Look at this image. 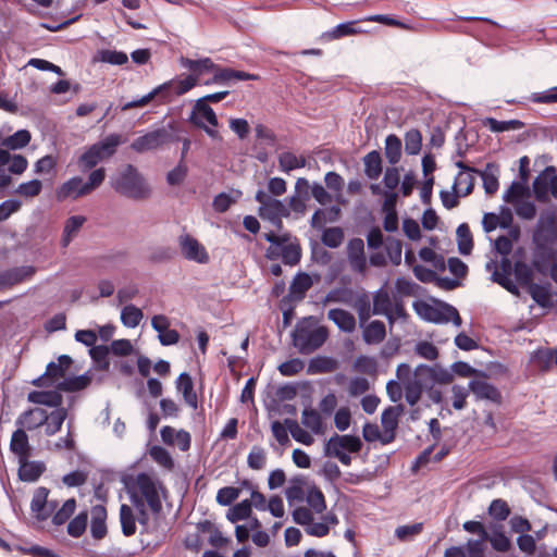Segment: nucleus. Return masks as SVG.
<instances>
[{
  "mask_svg": "<svg viewBox=\"0 0 557 557\" xmlns=\"http://www.w3.org/2000/svg\"><path fill=\"white\" fill-rule=\"evenodd\" d=\"M85 222L86 218L84 215H72L65 221L62 235V244L64 247L77 235Z\"/></svg>",
  "mask_w": 557,
  "mask_h": 557,
  "instance_id": "obj_39",
  "label": "nucleus"
},
{
  "mask_svg": "<svg viewBox=\"0 0 557 557\" xmlns=\"http://www.w3.org/2000/svg\"><path fill=\"white\" fill-rule=\"evenodd\" d=\"M312 285L313 281L308 273L298 272L290 283L288 294L283 297V301H301L306 297V293L312 287Z\"/></svg>",
  "mask_w": 557,
  "mask_h": 557,
  "instance_id": "obj_20",
  "label": "nucleus"
},
{
  "mask_svg": "<svg viewBox=\"0 0 557 557\" xmlns=\"http://www.w3.org/2000/svg\"><path fill=\"white\" fill-rule=\"evenodd\" d=\"M33 267H18L0 272V290L11 288L33 276Z\"/></svg>",
  "mask_w": 557,
  "mask_h": 557,
  "instance_id": "obj_21",
  "label": "nucleus"
},
{
  "mask_svg": "<svg viewBox=\"0 0 557 557\" xmlns=\"http://www.w3.org/2000/svg\"><path fill=\"white\" fill-rule=\"evenodd\" d=\"M483 181V187L486 194L494 195L499 187L498 166L494 163H487L483 171L476 172Z\"/></svg>",
  "mask_w": 557,
  "mask_h": 557,
  "instance_id": "obj_32",
  "label": "nucleus"
},
{
  "mask_svg": "<svg viewBox=\"0 0 557 557\" xmlns=\"http://www.w3.org/2000/svg\"><path fill=\"white\" fill-rule=\"evenodd\" d=\"M48 419V411L40 407L28 408L16 419L15 424L25 431H34L45 426Z\"/></svg>",
  "mask_w": 557,
  "mask_h": 557,
  "instance_id": "obj_16",
  "label": "nucleus"
},
{
  "mask_svg": "<svg viewBox=\"0 0 557 557\" xmlns=\"http://www.w3.org/2000/svg\"><path fill=\"white\" fill-rule=\"evenodd\" d=\"M422 146V135L419 129L412 128L405 134V151L407 154H418Z\"/></svg>",
  "mask_w": 557,
  "mask_h": 557,
  "instance_id": "obj_51",
  "label": "nucleus"
},
{
  "mask_svg": "<svg viewBox=\"0 0 557 557\" xmlns=\"http://www.w3.org/2000/svg\"><path fill=\"white\" fill-rule=\"evenodd\" d=\"M472 173L473 172H459L455 178L453 188L454 190H456L457 187H459V189H461L462 197L470 195L474 188V176L472 175Z\"/></svg>",
  "mask_w": 557,
  "mask_h": 557,
  "instance_id": "obj_60",
  "label": "nucleus"
},
{
  "mask_svg": "<svg viewBox=\"0 0 557 557\" xmlns=\"http://www.w3.org/2000/svg\"><path fill=\"white\" fill-rule=\"evenodd\" d=\"M89 195L84 180L81 176H74L61 184L55 190V198L58 201H65L67 199H77L83 196Z\"/></svg>",
  "mask_w": 557,
  "mask_h": 557,
  "instance_id": "obj_19",
  "label": "nucleus"
},
{
  "mask_svg": "<svg viewBox=\"0 0 557 557\" xmlns=\"http://www.w3.org/2000/svg\"><path fill=\"white\" fill-rule=\"evenodd\" d=\"M263 236L268 243L281 249V259L285 265L295 267L300 262L302 250L297 237H293L290 233L276 235L274 232Z\"/></svg>",
  "mask_w": 557,
  "mask_h": 557,
  "instance_id": "obj_6",
  "label": "nucleus"
},
{
  "mask_svg": "<svg viewBox=\"0 0 557 557\" xmlns=\"http://www.w3.org/2000/svg\"><path fill=\"white\" fill-rule=\"evenodd\" d=\"M75 509H76L75 498L66 499L63 503L62 507L53 513L52 523L58 527L64 524L71 518V516L74 513Z\"/></svg>",
  "mask_w": 557,
  "mask_h": 557,
  "instance_id": "obj_53",
  "label": "nucleus"
},
{
  "mask_svg": "<svg viewBox=\"0 0 557 557\" xmlns=\"http://www.w3.org/2000/svg\"><path fill=\"white\" fill-rule=\"evenodd\" d=\"M109 352H110L109 347L104 346V345H99V346L95 345L89 350V355H90L91 359L97 363L98 368L103 371L108 370L109 366H110L109 358H108Z\"/></svg>",
  "mask_w": 557,
  "mask_h": 557,
  "instance_id": "obj_61",
  "label": "nucleus"
},
{
  "mask_svg": "<svg viewBox=\"0 0 557 557\" xmlns=\"http://www.w3.org/2000/svg\"><path fill=\"white\" fill-rule=\"evenodd\" d=\"M405 407L399 404L385 408L381 416V423L385 437L382 438L384 444L391 443L395 438V432L398 428L399 417L404 413Z\"/></svg>",
  "mask_w": 557,
  "mask_h": 557,
  "instance_id": "obj_14",
  "label": "nucleus"
},
{
  "mask_svg": "<svg viewBox=\"0 0 557 557\" xmlns=\"http://www.w3.org/2000/svg\"><path fill=\"white\" fill-rule=\"evenodd\" d=\"M247 465L252 470H261L267 465V453L261 446H252L250 453L247 456Z\"/></svg>",
  "mask_w": 557,
  "mask_h": 557,
  "instance_id": "obj_56",
  "label": "nucleus"
},
{
  "mask_svg": "<svg viewBox=\"0 0 557 557\" xmlns=\"http://www.w3.org/2000/svg\"><path fill=\"white\" fill-rule=\"evenodd\" d=\"M414 352L419 357L434 361L438 358L440 351L438 348L431 342L420 341L414 346Z\"/></svg>",
  "mask_w": 557,
  "mask_h": 557,
  "instance_id": "obj_63",
  "label": "nucleus"
},
{
  "mask_svg": "<svg viewBox=\"0 0 557 557\" xmlns=\"http://www.w3.org/2000/svg\"><path fill=\"white\" fill-rule=\"evenodd\" d=\"M174 140H177V138L166 128L161 127L134 139L131 144V148L138 153H143L145 151L154 150Z\"/></svg>",
  "mask_w": 557,
  "mask_h": 557,
  "instance_id": "obj_7",
  "label": "nucleus"
},
{
  "mask_svg": "<svg viewBox=\"0 0 557 557\" xmlns=\"http://www.w3.org/2000/svg\"><path fill=\"white\" fill-rule=\"evenodd\" d=\"M544 243L537 244L536 251L534 253L533 267L540 273H546L550 263L556 259V251L543 245Z\"/></svg>",
  "mask_w": 557,
  "mask_h": 557,
  "instance_id": "obj_30",
  "label": "nucleus"
},
{
  "mask_svg": "<svg viewBox=\"0 0 557 557\" xmlns=\"http://www.w3.org/2000/svg\"><path fill=\"white\" fill-rule=\"evenodd\" d=\"M178 245L182 256L189 261H194L200 264L209 262V253L206 248L191 235L182 234L178 237Z\"/></svg>",
  "mask_w": 557,
  "mask_h": 557,
  "instance_id": "obj_12",
  "label": "nucleus"
},
{
  "mask_svg": "<svg viewBox=\"0 0 557 557\" xmlns=\"http://www.w3.org/2000/svg\"><path fill=\"white\" fill-rule=\"evenodd\" d=\"M88 512L86 510L81 511L75 516L67 524V534L72 537H81L87 528Z\"/></svg>",
  "mask_w": 557,
  "mask_h": 557,
  "instance_id": "obj_48",
  "label": "nucleus"
},
{
  "mask_svg": "<svg viewBox=\"0 0 557 557\" xmlns=\"http://www.w3.org/2000/svg\"><path fill=\"white\" fill-rule=\"evenodd\" d=\"M458 250L462 256H468L473 249V238L467 223H461L456 231Z\"/></svg>",
  "mask_w": 557,
  "mask_h": 557,
  "instance_id": "obj_40",
  "label": "nucleus"
},
{
  "mask_svg": "<svg viewBox=\"0 0 557 557\" xmlns=\"http://www.w3.org/2000/svg\"><path fill=\"white\" fill-rule=\"evenodd\" d=\"M364 174L370 180H377L382 173V158L379 151L372 150L363 158Z\"/></svg>",
  "mask_w": 557,
  "mask_h": 557,
  "instance_id": "obj_37",
  "label": "nucleus"
},
{
  "mask_svg": "<svg viewBox=\"0 0 557 557\" xmlns=\"http://www.w3.org/2000/svg\"><path fill=\"white\" fill-rule=\"evenodd\" d=\"M255 199L260 203L258 214L262 220L289 216V208L264 190L259 189L256 193Z\"/></svg>",
  "mask_w": 557,
  "mask_h": 557,
  "instance_id": "obj_9",
  "label": "nucleus"
},
{
  "mask_svg": "<svg viewBox=\"0 0 557 557\" xmlns=\"http://www.w3.org/2000/svg\"><path fill=\"white\" fill-rule=\"evenodd\" d=\"M362 447V442L355 435L334 434L325 444V454H335V451L358 453Z\"/></svg>",
  "mask_w": 557,
  "mask_h": 557,
  "instance_id": "obj_17",
  "label": "nucleus"
},
{
  "mask_svg": "<svg viewBox=\"0 0 557 557\" xmlns=\"http://www.w3.org/2000/svg\"><path fill=\"white\" fill-rule=\"evenodd\" d=\"M306 165V158L296 156L294 152L285 151L278 156V166L282 172L289 173L293 170L301 169Z\"/></svg>",
  "mask_w": 557,
  "mask_h": 557,
  "instance_id": "obj_41",
  "label": "nucleus"
},
{
  "mask_svg": "<svg viewBox=\"0 0 557 557\" xmlns=\"http://www.w3.org/2000/svg\"><path fill=\"white\" fill-rule=\"evenodd\" d=\"M30 138H32V135H30L29 131L18 129L13 135L4 138L1 144H2V146L7 147L9 149L16 150V149H21V148H24L25 146H27L30 141Z\"/></svg>",
  "mask_w": 557,
  "mask_h": 557,
  "instance_id": "obj_47",
  "label": "nucleus"
},
{
  "mask_svg": "<svg viewBox=\"0 0 557 557\" xmlns=\"http://www.w3.org/2000/svg\"><path fill=\"white\" fill-rule=\"evenodd\" d=\"M312 317L298 322L292 333L295 348L302 355H309L319 349L327 339L329 331L325 326L312 324Z\"/></svg>",
  "mask_w": 557,
  "mask_h": 557,
  "instance_id": "obj_3",
  "label": "nucleus"
},
{
  "mask_svg": "<svg viewBox=\"0 0 557 557\" xmlns=\"http://www.w3.org/2000/svg\"><path fill=\"white\" fill-rule=\"evenodd\" d=\"M355 294V290L349 287H336L326 293V295L322 299V304L351 305Z\"/></svg>",
  "mask_w": 557,
  "mask_h": 557,
  "instance_id": "obj_35",
  "label": "nucleus"
},
{
  "mask_svg": "<svg viewBox=\"0 0 557 557\" xmlns=\"http://www.w3.org/2000/svg\"><path fill=\"white\" fill-rule=\"evenodd\" d=\"M327 319L344 333L349 334L356 330V318L348 310L342 308L330 309L327 312Z\"/></svg>",
  "mask_w": 557,
  "mask_h": 557,
  "instance_id": "obj_24",
  "label": "nucleus"
},
{
  "mask_svg": "<svg viewBox=\"0 0 557 557\" xmlns=\"http://www.w3.org/2000/svg\"><path fill=\"white\" fill-rule=\"evenodd\" d=\"M46 471L42 461H29L28 458L18 459V478L23 482H36Z\"/></svg>",
  "mask_w": 557,
  "mask_h": 557,
  "instance_id": "obj_22",
  "label": "nucleus"
},
{
  "mask_svg": "<svg viewBox=\"0 0 557 557\" xmlns=\"http://www.w3.org/2000/svg\"><path fill=\"white\" fill-rule=\"evenodd\" d=\"M143 318V311L134 305H126L121 311V322L129 329L138 326Z\"/></svg>",
  "mask_w": 557,
  "mask_h": 557,
  "instance_id": "obj_43",
  "label": "nucleus"
},
{
  "mask_svg": "<svg viewBox=\"0 0 557 557\" xmlns=\"http://www.w3.org/2000/svg\"><path fill=\"white\" fill-rule=\"evenodd\" d=\"M423 530V523L418 522L413 524L400 525L396 529L395 535L401 542L412 540L416 535L420 534Z\"/></svg>",
  "mask_w": 557,
  "mask_h": 557,
  "instance_id": "obj_64",
  "label": "nucleus"
},
{
  "mask_svg": "<svg viewBox=\"0 0 557 557\" xmlns=\"http://www.w3.org/2000/svg\"><path fill=\"white\" fill-rule=\"evenodd\" d=\"M393 302L394 297H391L387 289H385L384 287L377 289L372 297L374 315L387 314L388 310H391Z\"/></svg>",
  "mask_w": 557,
  "mask_h": 557,
  "instance_id": "obj_38",
  "label": "nucleus"
},
{
  "mask_svg": "<svg viewBox=\"0 0 557 557\" xmlns=\"http://www.w3.org/2000/svg\"><path fill=\"white\" fill-rule=\"evenodd\" d=\"M531 361L533 364L543 372H546L553 367L552 348H540L534 351Z\"/></svg>",
  "mask_w": 557,
  "mask_h": 557,
  "instance_id": "obj_50",
  "label": "nucleus"
},
{
  "mask_svg": "<svg viewBox=\"0 0 557 557\" xmlns=\"http://www.w3.org/2000/svg\"><path fill=\"white\" fill-rule=\"evenodd\" d=\"M301 423L315 434L322 431V419L320 413L315 409H304L301 413Z\"/></svg>",
  "mask_w": 557,
  "mask_h": 557,
  "instance_id": "obj_49",
  "label": "nucleus"
},
{
  "mask_svg": "<svg viewBox=\"0 0 557 557\" xmlns=\"http://www.w3.org/2000/svg\"><path fill=\"white\" fill-rule=\"evenodd\" d=\"M362 327V339L368 345L381 344L386 337L385 324L380 320H373Z\"/></svg>",
  "mask_w": 557,
  "mask_h": 557,
  "instance_id": "obj_27",
  "label": "nucleus"
},
{
  "mask_svg": "<svg viewBox=\"0 0 557 557\" xmlns=\"http://www.w3.org/2000/svg\"><path fill=\"white\" fill-rule=\"evenodd\" d=\"M251 515V502L244 499L240 503L233 506L226 517L231 522H237L250 518Z\"/></svg>",
  "mask_w": 557,
  "mask_h": 557,
  "instance_id": "obj_52",
  "label": "nucleus"
},
{
  "mask_svg": "<svg viewBox=\"0 0 557 557\" xmlns=\"http://www.w3.org/2000/svg\"><path fill=\"white\" fill-rule=\"evenodd\" d=\"M259 78L260 76L257 74L234 70L231 67H222L215 64L212 79L206 82L205 84H230L232 81H258Z\"/></svg>",
  "mask_w": 557,
  "mask_h": 557,
  "instance_id": "obj_15",
  "label": "nucleus"
},
{
  "mask_svg": "<svg viewBox=\"0 0 557 557\" xmlns=\"http://www.w3.org/2000/svg\"><path fill=\"white\" fill-rule=\"evenodd\" d=\"M321 240L329 248H337L344 240V232L341 227L325 228L322 233Z\"/></svg>",
  "mask_w": 557,
  "mask_h": 557,
  "instance_id": "obj_58",
  "label": "nucleus"
},
{
  "mask_svg": "<svg viewBox=\"0 0 557 557\" xmlns=\"http://www.w3.org/2000/svg\"><path fill=\"white\" fill-rule=\"evenodd\" d=\"M533 237L536 244H552L557 239V214L554 210H545L540 214Z\"/></svg>",
  "mask_w": 557,
  "mask_h": 557,
  "instance_id": "obj_11",
  "label": "nucleus"
},
{
  "mask_svg": "<svg viewBox=\"0 0 557 557\" xmlns=\"http://www.w3.org/2000/svg\"><path fill=\"white\" fill-rule=\"evenodd\" d=\"M413 307L418 315L425 321L433 323L453 322L457 327L462 323L458 310L447 302H440L437 306H433L424 301H418Z\"/></svg>",
  "mask_w": 557,
  "mask_h": 557,
  "instance_id": "obj_5",
  "label": "nucleus"
},
{
  "mask_svg": "<svg viewBox=\"0 0 557 557\" xmlns=\"http://www.w3.org/2000/svg\"><path fill=\"white\" fill-rule=\"evenodd\" d=\"M67 418V409L64 407L55 408V410L48 412L47 423H45V434L47 436L55 435L62 428L63 422Z\"/></svg>",
  "mask_w": 557,
  "mask_h": 557,
  "instance_id": "obj_33",
  "label": "nucleus"
},
{
  "mask_svg": "<svg viewBox=\"0 0 557 557\" xmlns=\"http://www.w3.org/2000/svg\"><path fill=\"white\" fill-rule=\"evenodd\" d=\"M136 485L150 510L153 513H159L162 510V503L153 479L149 474L141 472L136 476Z\"/></svg>",
  "mask_w": 557,
  "mask_h": 557,
  "instance_id": "obj_13",
  "label": "nucleus"
},
{
  "mask_svg": "<svg viewBox=\"0 0 557 557\" xmlns=\"http://www.w3.org/2000/svg\"><path fill=\"white\" fill-rule=\"evenodd\" d=\"M149 454L152 460L156 461L161 467L168 470H172L174 468V460L172 456L162 446H152Z\"/></svg>",
  "mask_w": 557,
  "mask_h": 557,
  "instance_id": "obj_59",
  "label": "nucleus"
},
{
  "mask_svg": "<svg viewBox=\"0 0 557 557\" xmlns=\"http://www.w3.org/2000/svg\"><path fill=\"white\" fill-rule=\"evenodd\" d=\"M554 173H555V166L549 165L537 177H535V180L533 182V190H534L535 197L539 200H542L546 197L547 191L549 189L548 176H549V174H554Z\"/></svg>",
  "mask_w": 557,
  "mask_h": 557,
  "instance_id": "obj_46",
  "label": "nucleus"
},
{
  "mask_svg": "<svg viewBox=\"0 0 557 557\" xmlns=\"http://www.w3.org/2000/svg\"><path fill=\"white\" fill-rule=\"evenodd\" d=\"M469 389L472 392L476 400H488L496 405L502 404V393L496 386L488 383L486 380L470 381Z\"/></svg>",
  "mask_w": 557,
  "mask_h": 557,
  "instance_id": "obj_18",
  "label": "nucleus"
},
{
  "mask_svg": "<svg viewBox=\"0 0 557 557\" xmlns=\"http://www.w3.org/2000/svg\"><path fill=\"white\" fill-rule=\"evenodd\" d=\"M73 360L67 355H61L58 358V362L51 361L46 367V376L49 377L50 382L54 385V383L64 379L67 370L70 369Z\"/></svg>",
  "mask_w": 557,
  "mask_h": 557,
  "instance_id": "obj_29",
  "label": "nucleus"
},
{
  "mask_svg": "<svg viewBox=\"0 0 557 557\" xmlns=\"http://www.w3.org/2000/svg\"><path fill=\"white\" fill-rule=\"evenodd\" d=\"M91 383V376L88 373H84L78 376L64 377L62 381L55 384L58 391L73 393L85 389Z\"/></svg>",
  "mask_w": 557,
  "mask_h": 557,
  "instance_id": "obj_31",
  "label": "nucleus"
},
{
  "mask_svg": "<svg viewBox=\"0 0 557 557\" xmlns=\"http://www.w3.org/2000/svg\"><path fill=\"white\" fill-rule=\"evenodd\" d=\"M285 425L296 442H299L304 445L312 444V436L306 430H304L296 420L286 419Z\"/></svg>",
  "mask_w": 557,
  "mask_h": 557,
  "instance_id": "obj_55",
  "label": "nucleus"
},
{
  "mask_svg": "<svg viewBox=\"0 0 557 557\" xmlns=\"http://www.w3.org/2000/svg\"><path fill=\"white\" fill-rule=\"evenodd\" d=\"M483 125L488 127V129L493 133L517 131L524 126V124L519 120L498 121L494 117H486L483 121Z\"/></svg>",
  "mask_w": 557,
  "mask_h": 557,
  "instance_id": "obj_42",
  "label": "nucleus"
},
{
  "mask_svg": "<svg viewBox=\"0 0 557 557\" xmlns=\"http://www.w3.org/2000/svg\"><path fill=\"white\" fill-rule=\"evenodd\" d=\"M201 119L206 120L208 124L212 126L218 125V117L213 109L208 103L202 102V100H197L190 116V121L199 127H205Z\"/></svg>",
  "mask_w": 557,
  "mask_h": 557,
  "instance_id": "obj_28",
  "label": "nucleus"
},
{
  "mask_svg": "<svg viewBox=\"0 0 557 557\" xmlns=\"http://www.w3.org/2000/svg\"><path fill=\"white\" fill-rule=\"evenodd\" d=\"M30 449L32 448L26 431L17 426V429L11 435L10 450L17 457V459H21L29 458Z\"/></svg>",
  "mask_w": 557,
  "mask_h": 557,
  "instance_id": "obj_26",
  "label": "nucleus"
},
{
  "mask_svg": "<svg viewBox=\"0 0 557 557\" xmlns=\"http://www.w3.org/2000/svg\"><path fill=\"white\" fill-rule=\"evenodd\" d=\"M196 85V78L191 75H188L184 79H171L168 81L152 90H157V101L158 103H169L176 96H182L189 91Z\"/></svg>",
  "mask_w": 557,
  "mask_h": 557,
  "instance_id": "obj_8",
  "label": "nucleus"
},
{
  "mask_svg": "<svg viewBox=\"0 0 557 557\" xmlns=\"http://www.w3.org/2000/svg\"><path fill=\"white\" fill-rule=\"evenodd\" d=\"M181 64L188 69L197 79L203 73L211 72L213 73V69H215V63L210 58H202L199 60H193L188 58H182Z\"/></svg>",
  "mask_w": 557,
  "mask_h": 557,
  "instance_id": "obj_34",
  "label": "nucleus"
},
{
  "mask_svg": "<svg viewBox=\"0 0 557 557\" xmlns=\"http://www.w3.org/2000/svg\"><path fill=\"white\" fill-rule=\"evenodd\" d=\"M454 380L449 370L435 363H424L416 367L412 377L405 382V398L410 406H414L421 398L424 389H432L435 384H449Z\"/></svg>",
  "mask_w": 557,
  "mask_h": 557,
  "instance_id": "obj_1",
  "label": "nucleus"
},
{
  "mask_svg": "<svg viewBox=\"0 0 557 557\" xmlns=\"http://www.w3.org/2000/svg\"><path fill=\"white\" fill-rule=\"evenodd\" d=\"M529 294L531 298L542 308L552 306L550 292L548 286L532 283L529 285Z\"/></svg>",
  "mask_w": 557,
  "mask_h": 557,
  "instance_id": "obj_45",
  "label": "nucleus"
},
{
  "mask_svg": "<svg viewBox=\"0 0 557 557\" xmlns=\"http://www.w3.org/2000/svg\"><path fill=\"white\" fill-rule=\"evenodd\" d=\"M385 157L391 164H396L401 158V140L394 134L385 139Z\"/></svg>",
  "mask_w": 557,
  "mask_h": 557,
  "instance_id": "obj_44",
  "label": "nucleus"
},
{
  "mask_svg": "<svg viewBox=\"0 0 557 557\" xmlns=\"http://www.w3.org/2000/svg\"><path fill=\"white\" fill-rule=\"evenodd\" d=\"M371 302L372 299L368 292L362 290L359 294H355L351 305L357 311L360 326H363L374 315L373 304L371 305Z\"/></svg>",
  "mask_w": 557,
  "mask_h": 557,
  "instance_id": "obj_25",
  "label": "nucleus"
},
{
  "mask_svg": "<svg viewBox=\"0 0 557 557\" xmlns=\"http://www.w3.org/2000/svg\"><path fill=\"white\" fill-rule=\"evenodd\" d=\"M112 188L120 195L143 200L150 196V188L137 168L132 164L125 165L111 178Z\"/></svg>",
  "mask_w": 557,
  "mask_h": 557,
  "instance_id": "obj_2",
  "label": "nucleus"
},
{
  "mask_svg": "<svg viewBox=\"0 0 557 557\" xmlns=\"http://www.w3.org/2000/svg\"><path fill=\"white\" fill-rule=\"evenodd\" d=\"M385 250L394 265H399L401 262V242L397 238L388 236L385 240Z\"/></svg>",
  "mask_w": 557,
  "mask_h": 557,
  "instance_id": "obj_62",
  "label": "nucleus"
},
{
  "mask_svg": "<svg viewBox=\"0 0 557 557\" xmlns=\"http://www.w3.org/2000/svg\"><path fill=\"white\" fill-rule=\"evenodd\" d=\"M136 521L134 510L131 506L122 504L120 507V522L124 536H132L136 533Z\"/></svg>",
  "mask_w": 557,
  "mask_h": 557,
  "instance_id": "obj_36",
  "label": "nucleus"
},
{
  "mask_svg": "<svg viewBox=\"0 0 557 557\" xmlns=\"http://www.w3.org/2000/svg\"><path fill=\"white\" fill-rule=\"evenodd\" d=\"M27 400L35 405L59 408L63 404V396L57 388L54 391H32Z\"/></svg>",
  "mask_w": 557,
  "mask_h": 557,
  "instance_id": "obj_23",
  "label": "nucleus"
},
{
  "mask_svg": "<svg viewBox=\"0 0 557 557\" xmlns=\"http://www.w3.org/2000/svg\"><path fill=\"white\" fill-rule=\"evenodd\" d=\"M306 500L310 508L317 513H322L326 509L324 495L317 486H312L308 490Z\"/></svg>",
  "mask_w": 557,
  "mask_h": 557,
  "instance_id": "obj_54",
  "label": "nucleus"
},
{
  "mask_svg": "<svg viewBox=\"0 0 557 557\" xmlns=\"http://www.w3.org/2000/svg\"><path fill=\"white\" fill-rule=\"evenodd\" d=\"M123 143L124 139L122 135L113 133L90 145L78 158L81 170H91L98 163L109 160L116 153L119 146Z\"/></svg>",
  "mask_w": 557,
  "mask_h": 557,
  "instance_id": "obj_4",
  "label": "nucleus"
},
{
  "mask_svg": "<svg viewBox=\"0 0 557 557\" xmlns=\"http://www.w3.org/2000/svg\"><path fill=\"white\" fill-rule=\"evenodd\" d=\"M486 271L492 272V281L499 284L507 292L512 295H519V288L510 278V275L513 271V265L510 259L504 257L499 263V270L497 268L496 261L491 260L485 265Z\"/></svg>",
  "mask_w": 557,
  "mask_h": 557,
  "instance_id": "obj_10",
  "label": "nucleus"
},
{
  "mask_svg": "<svg viewBox=\"0 0 557 557\" xmlns=\"http://www.w3.org/2000/svg\"><path fill=\"white\" fill-rule=\"evenodd\" d=\"M355 25L356 22L354 21L341 23L330 32H326L323 36L326 37L327 39L334 40L345 36L355 35L359 32Z\"/></svg>",
  "mask_w": 557,
  "mask_h": 557,
  "instance_id": "obj_57",
  "label": "nucleus"
}]
</instances>
